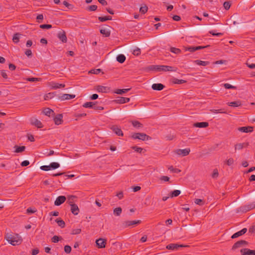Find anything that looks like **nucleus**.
<instances>
[{
    "mask_svg": "<svg viewBox=\"0 0 255 255\" xmlns=\"http://www.w3.org/2000/svg\"><path fill=\"white\" fill-rule=\"evenodd\" d=\"M6 241L13 246L18 245L20 244L22 241V238L18 234H7L5 236Z\"/></svg>",
    "mask_w": 255,
    "mask_h": 255,
    "instance_id": "nucleus-1",
    "label": "nucleus"
},
{
    "mask_svg": "<svg viewBox=\"0 0 255 255\" xmlns=\"http://www.w3.org/2000/svg\"><path fill=\"white\" fill-rule=\"evenodd\" d=\"M149 70H154L156 71H174L176 72L177 68L176 67L166 66V65H150L148 67Z\"/></svg>",
    "mask_w": 255,
    "mask_h": 255,
    "instance_id": "nucleus-2",
    "label": "nucleus"
},
{
    "mask_svg": "<svg viewBox=\"0 0 255 255\" xmlns=\"http://www.w3.org/2000/svg\"><path fill=\"white\" fill-rule=\"evenodd\" d=\"M254 209H255V206L253 202L248 205H245L238 208L236 210V213H246Z\"/></svg>",
    "mask_w": 255,
    "mask_h": 255,
    "instance_id": "nucleus-3",
    "label": "nucleus"
},
{
    "mask_svg": "<svg viewBox=\"0 0 255 255\" xmlns=\"http://www.w3.org/2000/svg\"><path fill=\"white\" fill-rule=\"evenodd\" d=\"M131 137L134 139H138L142 141L148 140L151 138L149 136L145 133L140 132H135L133 133L131 135Z\"/></svg>",
    "mask_w": 255,
    "mask_h": 255,
    "instance_id": "nucleus-4",
    "label": "nucleus"
},
{
    "mask_svg": "<svg viewBox=\"0 0 255 255\" xmlns=\"http://www.w3.org/2000/svg\"><path fill=\"white\" fill-rule=\"evenodd\" d=\"M30 123L31 125L34 126L37 128H42L43 127L42 123L39 120L34 117L30 119Z\"/></svg>",
    "mask_w": 255,
    "mask_h": 255,
    "instance_id": "nucleus-5",
    "label": "nucleus"
},
{
    "mask_svg": "<svg viewBox=\"0 0 255 255\" xmlns=\"http://www.w3.org/2000/svg\"><path fill=\"white\" fill-rule=\"evenodd\" d=\"M188 246L179 245L177 244H170L166 246V249L169 250H177L179 248L187 247Z\"/></svg>",
    "mask_w": 255,
    "mask_h": 255,
    "instance_id": "nucleus-6",
    "label": "nucleus"
},
{
    "mask_svg": "<svg viewBox=\"0 0 255 255\" xmlns=\"http://www.w3.org/2000/svg\"><path fill=\"white\" fill-rule=\"evenodd\" d=\"M140 223V220L126 221L123 222L122 226L124 228H127L128 227L133 226L136 224H139Z\"/></svg>",
    "mask_w": 255,
    "mask_h": 255,
    "instance_id": "nucleus-7",
    "label": "nucleus"
},
{
    "mask_svg": "<svg viewBox=\"0 0 255 255\" xmlns=\"http://www.w3.org/2000/svg\"><path fill=\"white\" fill-rule=\"evenodd\" d=\"M175 152L177 154L179 155L185 156L189 154L190 152V149L189 148H185L183 149H178L176 150Z\"/></svg>",
    "mask_w": 255,
    "mask_h": 255,
    "instance_id": "nucleus-8",
    "label": "nucleus"
},
{
    "mask_svg": "<svg viewBox=\"0 0 255 255\" xmlns=\"http://www.w3.org/2000/svg\"><path fill=\"white\" fill-rule=\"evenodd\" d=\"M248 245V242L245 240H240L234 244L233 246L232 247V249L233 250H235L237 249L240 248L244 246H246Z\"/></svg>",
    "mask_w": 255,
    "mask_h": 255,
    "instance_id": "nucleus-9",
    "label": "nucleus"
},
{
    "mask_svg": "<svg viewBox=\"0 0 255 255\" xmlns=\"http://www.w3.org/2000/svg\"><path fill=\"white\" fill-rule=\"evenodd\" d=\"M107 240L103 238H99L96 241V245L98 248H105Z\"/></svg>",
    "mask_w": 255,
    "mask_h": 255,
    "instance_id": "nucleus-10",
    "label": "nucleus"
},
{
    "mask_svg": "<svg viewBox=\"0 0 255 255\" xmlns=\"http://www.w3.org/2000/svg\"><path fill=\"white\" fill-rule=\"evenodd\" d=\"M57 37L63 43H66L67 41V38L66 35V33L64 31H59L57 34Z\"/></svg>",
    "mask_w": 255,
    "mask_h": 255,
    "instance_id": "nucleus-11",
    "label": "nucleus"
},
{
    "mask_svg": "<svg viewBox=\"0 0 255 255\" xmlns=\"http://www.w3.org/2000/svg\"><path fill=\"white\" fill-rule=\"evenodd\" d=\"M66 200V198L65 196H59L55 200L54 202V205L55 206H60L63 204Z\"/></svg>",
    "mask_w": 255,
    "mask_h": 255,
    "instance_id": "nucleus-12",
    "label": "nucleus"
},
{
    "mask_svg": "<svg viewBox=\"0 0 255 255\" xmlns=\"http://www.w3.org/2000/svg\"><path fill=\"white\" fill-rule=\"evenodd\" d=\"M75 97V95L73 94H64L59 97V99L61 101L66 100H70L74 99Z\"/></svg>",
    "mask_w": 255,
    "mask_h": 255,
    "instance_id": "nucleus-13",
    "label": "nucleus"
},
{
    "mask_svg": "<svg viewBox=\"0 0 255 255\" xmlns=\"http://www.w3.org/2000/svg\"><path fill=\"white\" fill-rule=\"evenodd\" d=\"M54 123L56 125H61L63 121V116L62 114H58L53 119Z\"/></svg>",
    "mask_w": 255,
    "mask_h": 255,
    "instance_id": "nucleus-14",
    "label": "nucleus"
},
{
    "mask_svg": "<svg viewBox=\"0 0 255 255\" xmlns=\"http://www.w3.org/2000/svg\"><path fill=\"white\" fill-rule=\"evenodd\" d=\"M254 128L253 127H242L238 128V130L243 132H252L253 131Z\"/></svg>",
    "mask_w": 255,
    "mask_h": 255,
    "instance_id": "nucleus-15",
    "label": "nucleus"
},
{
    "mask_svg": "<svg viewBox=\"0 0 255 255\" xmlns=\"http://www.w3.org/2000/svg\"><path fill=\"white\" fill-rule=\"evenodd\" d=\"M96 89L99 93H108L110 90V87L100 85L97 86Z\"/></svg>",
    "mask_w": 255,
    "mask_h": 255,
    "instance_id": "nucleus-16",
    "label": "nucleus"
},
{
    "mask_svg": "<svg viewBox=\"0 0 255 255\" xmlns=\"http://www.w3.org/2000/svg\"><path fill=\"white\" fill-rule=\"evenodd\" d=\"M242 255H255V250L245 248L241 250Z\"/></svg>",
    "mask_w": 255,
    "mask_h": 255,
    "instance_id": "nucleus-17",
    "label": "nucleus"
},
{
    "mask_svg": "<svg viewBox=\"0 0 255 255\" xmlns=\"http://www.w3.org/2000/svg\"><path fill=\"white\" fill-rule=\"evenodd\" d=\"M247 228H243L241 231L237 232L235 233V234H234L232 236L231 238L235 239V238H238L241 236H242V235H244L247 232Z\"/></svg>",
    "mask_w": 255,
    "mask_h": 255,
    "instance_id": "nucleus-18",
    "label": "nucleus"
},
{
    "mask_svg": "<svg viewBox=\"0 0 255 255\" xmlns=\"http://www.w3.org/2000/svg\"><path fill=\"white\" fill-rule=\"evenodd\" d=\"M111 129L118 136H123V133L121 129L117 126H113L111 127Z\"/></svg>",
    "mask_w": 255,
    "mask_h": 255,
    "instance_id": "nucleus-19",
    "label": "nucleus"
},
{
    "mask_svg": "<svg viewBox=\"0 0 255 255\" xmlns=\"http://www.w3.org/2000/svg\"><path fill=\"white\" fill-rule=\"evenodd\" d=\"M130 101L129 98L126 97H119L115 102L118 104H125L128 103Z\"/></svg>",
    "mask_w": 255,
    "mask_h": 255,
    "instance_id": "nucleus-20",
    "label": "nucleus"
},
{
    "mask_svg": "<svg viewBox=\"0 0 255 255\" xmlns=\"http://www.w3.org/2000/svg\"><path fill=\"white\" fill-rule=\"evenodd\" d=\"M70 206L71 211L72 213V214H74V215H77L79 213V209L78 206L76 204H71Z\"/></svg>",
    "mask_w": 255,
    "mask_h": 255,
    "instance_id": "nucleus-21",
    "label": "nucleus"
},
{
    "mask_svg": "<svg viewBox=\"0 0 255 255\" xmlns=\"http://www.w3.org/2000/svg\"><path fill=\"white\" fill-rule=\"evenodd\" d=\"M152 89L156 91H161L164 88V86L161 83L153 84H152Z\"/></svg>",
    "mask_w": 255,
    "mask_h": 255,
    "instance_id": "nucleus-22",
    "label": "nucleus"
},
{
    "mask_svg": "<svg viewBox=\"0 0 255 255\" xmlns=\"http://www.w3.org/2000/svg\"><path fill=\"white\" fill-rule=\"evenodd\" d=\"M100 32L102 35H104V36L105 37H109L111 34L110 30L105 27H102L100 29Z\"/></svg>",
    "mask_w": 255,
    "mask_h": 255,
    "instance_id": "nucleus-23",
    "label": "nucleus"
},
{
    "mask_svg": "<svg viewBox=\"0 0 255 255\" xmlns=\"http://www.w3.org/2000/svg\"><path fill=\"white\" fill-rule=\"evenodd\" d=\"M194 127L199 128H206L208 127L209 123L208 122L196 123L193 125Z\"/></svg>",
    "mask_w": 255,
    "mask_h": 255,
    "instance_id": "nucleus-24",
    "label": "nucleus"
},
{
    "mask_svg": "<svg viewBox=\"0 0 255 255\" xmlns=\"http://www.w3.org/2000/svg\"><path fill=\"white\" fill-rule=\"evenodd\" d=\"M248 146V143H246V142L240 143L236 144L235 145V151L237 149L238 150L242 149L244 147H246Z\"/></svg>",
    "mask_w": 255,
    "mask_h": 255,
    "instance_id": "nucleus-25",
    "label": "nucleus"
},
{
    "mask_svg": "<svg viewBox=\"0 0 255 255\" xmlns=\"http://www.w3.org/2000/svg\"><path fill=\"white\" fill-rule=\"evenodd\" d=\"M228 105L233 107H238L242 105V103L239 100L232 102H229L228 103Z\"/></svg>",
    "mask_w": 255,
    "mask_h": 255,
    "instance_id": "nucleus-26",
    "label": "nucleus"
},
{
    "mask_svg": "<svg viewBox=\"0 0 255 255\" xmlns=\"http://www.w3.org/2000/svg\"><path fill=\"white\" fill-rule=\"evenodd\" d=\"M117 61L120 63H123L126 59V57L124 54H119L117 56L116 58Z\"/></svg>",
    "mask_w": 255,
    "mask_h": 255,
    "instance_id": "nucleus-27",
    "label": "nucleus"
},
{
    "mask_svg": "<svg viewBox=\"0 0 255 255\" xmlns=\"http://www.w3.org/2000/svg\"><path fill=\"white\" fill-rule=\"evenodd\" d=\"M132 125L135 128H143V125L137 121H131Z\"/></svg>",
    "mask_w": 255,
    "mask_h": 255,
    "instance_id": "nucleus-28",
    "label": "nucleus"
},
{
    "mask_svg": "<svg viewBox=\"0 0 255 255\" xmlns=\"http://www.w3.org/2000/svg\"><path fill=\"white\" fill-rule=\"evenodd\" d=\"M194 63L198 65H201L203 66H207L209 64L210 62L209 61H204L200 60H196L194 61Z\"/></svg>",
    "mask_w": 255,
    "mask_h": 255,
    "instance_id": "nucleus-29",
    "label": "nucleus"
},
{
    "mask_svg": "<svg viewBox=\"0 0 255 255\" xmlns=\"http://www.w3.org/2000/svg\"><path fill=\"white\" fill-rule=\"evenodd\" d=\"M21 34L19 33H16L14 34L12 37V41L15 43H17L19 42L20 36Z\"/></svg>",
    "mask_w": 255,
    "mask_h": 255,
    "instance_id": "nucleus-30",
    "label": "nucleus"
},
{
    "mask_svg": "<svg viewBox=\"0 0 255 255\" xmlns=\"http://www.w3.org/2000/svg\"><path fill=\"white\" fill-rule=\"evenodd\" d=\"M76 197L74 195H70L67 197V203L70 206L71 204H74V199L76 198Z\"/></svg>",
    "mask_w": 255,
    "mask_h": 255,
    "instance_id": "nucleus-31",
    "label": "nucleus"
},
{
    "mask_svg": "<svg viewBox=\"0 0 255 255\" xmlns=\"http://www.w3.org/2000/svg\"><path fill=\"white\" fill-rule=\"evenodd\" d=\"M112 17L111 16H99L98 17V20L101 22H104L108 20H112Z\"/></svg>",
    "mask_w": 255,
    "mask_h": 255,
    "instance_id": "nucleus-32",
    "label": "nucleus"
},
{
    "mask_svg": "<svg viewBox=\"0 0 255 255\" xmlns=\"http://www.w3.org/2000/svg\"><path fill=\"white\" fill-rule=\"evenodd\" d=\"M55 95V93L54 92L47 93L44 96V100H49L50 99H51L52 98L54 97Z\"/></svg>",
    "mask_w": 255,
    "mask_h": 255,
    "instance_id": "nucleus-33",
    "label": "nucleus"
},
{
    "mask_svg": "<svg viewBox=\"0 0 255 255\" xmlns=\"http://www.w3.org/2000/svg\"><path fill=\"white\" fill-rule=\"evenodd\" d=\"M130 90V88H128V89H117L115 92V93L117 94L122 95V94H123L124 93H126L128 92Z\"/></svg>",
    "mask_w": 255,
    "mask_h": 255,
    "instance_id": "nucleus-34",
    "label": "nucleus"
},
{
    "mask_svg": "<svg viewBox=\"0 0 255 255\" xmlns=\"http://www.w3.org/2000/svg\"><path fill=\"white\" fill-rule=\"evenodd\" d=\"M181 191L179 190H175L170 193V197L173 198L174 197H177L180 195Z\"/></svg>",
    "mask_w": 255,
    "mask_h": 255,
    "instance_id": "nucleus-35",
    "label": "nucleus"
},
{
    "mask_svg": "<svg viewBox=\"0 0 255 255\" xmlns=\"http://www.w3.org/2000/svg\"><path fill=\"white\" fill-rule=\"evenodd\" d=\"M56 222L57 223L58 225L61 228H63L65 227V223L63 220L61 219V218H58L56 220Z\"/></svg>",
    "mask_w": 255,
    "mask_h": 255,
    "instance_id": "nucleus-36",
    "label": "nucleus"
},
{
    "mask_svg": "<svg viewBox=\"0 0 255 255\" xmlns=\"http://www.w3.org/2000/svg\"><path fill=\"white\" fill-rule=\"evenodd\" d=\"M52 88L53 89H59L65 87V85L64 84H59L57 83H54L52 85Z\"/></svg>",
    "mask_w": 255,
    "mask_h": 255,
    "instance_id": "nucleus-37",
    "label": "nucleus"
},
{
    "mask_svg": "<svg viewBox=\"0 0 255 255\" xmlns=\"http://www.w3.org/2000/svg\"><path fill=\"white\" fill-rule=\"evenodd\" d=\"M14 148H15V152L16 153H19L23 151L25 149V146H19L17 145H15L14 146Z\"/></svg>",
    "mask_w": 255,
    "mask_h": 255,
    "instance_id": "nucleus-38",
    "label": "nucleus"
},
{
    "mask_svg": "<svg viewBox=\"0 0 255 255\" xmlns=\"http://www.w3.org/2000/svg\"><path fill=\"white\" fill-rule=\"evenodd\" d=\"M49 165L51 170H54L60 167V164L58 162H52Z\"/></svg>",
    "mask_w": 255,
    "mask_h": 255,
    "instance_id": "nucleus-39",
    "label": "nucleus"
},
{
    "mask_svg": "<svg viewBox=\"0 0 255 255\" xmlns=\"http://www.w3.org/2000/svg\"><path fill=\"white\" fill-rule=\"evenodd\" d=\"M94 103L93 102H88L84 103L83 107L86 108H92L94 105Z\"/></svg>",
    "mask_w": 255,
    "mask_h": 255,
    "instance_id": "nucleus-40",
    "label": "nucleus"
},
{
    "mask_svg": "<svg viewBox=\"0 0 255 255\" xmlns=\"http://www.w3.org/2000/svg\"><path fill=\"white\" fill-rule=\"evenodd\" d=\"M170 51L176 54H180L181 52V50L179 48L173 47L170 48Z\"/></svg>",
    "mask_w": 255,
    "mask_h": 255,
    "instance_id": "nucleus-41",
    "label": "nucleus"
},
{
    "mask_svg": "<svg viewBox=\"0 0 255 255\" xmlns=\"http://www.w3.org/2000/svg\"><path fill=\"white\" fill-rule=\"evenodd\" d=\"M211 112L212 113H215V114H217V113L226 114V113H227L226 111L224 109H218V110L212 109V110H211Z\"/></svg>",
    "mask_w": 255,
    "mask_h": 255,
    "instance_id": "nucleus-42",
    "label": "nucleus"
},
{
    "mask_svg": "<svg viewBox=\"0 0 255 255\" xmlns=\"http://www.w3.org/2000/svg\"><path fill=\"white\" fill-rule=\"evenodd\" d=\"M173 83L175 84H182L186 82V81L182 79H178L174 78L173 80Z\"/></svg>",
    "mask_w": 255,
    "mask_h": 255,
    "instance_id": "nucleus-43",
    "label": "nucleus"
},
{
    "mask_svg": "<svg viewBox=\"0 0 255 255\" xmlns=\"http://www.w3.org/2000/svg\"><path fill=\"white\" fill-rule=\"evenodd\" d=\"M44 115L47 116H50L51 113H54V111L49 108L45 109L43 111Z\"/></svg>",
    "mask_w": 255,
    "mask_h": 255,
    "instance_id": "nucleus-44",
    "label": "nucleus"
},
{
    "mask_svg": "<svg viewBox=\"0 0 255 255\" xmlns=\"http://www.w3.org/2000/svg\"><path fill=\"white\" fill-rule=\"evenodd\" d=\"M62 239V237L55 235V236H54L51 238V241L53 243H58L59 241L61 240Z\"/></svg>",
    "mask_w": 255,
    "mask_h": 255,
    "instance_id": "nucleus-45",
    "label": "nucleus"
},
{
    "mask_svg": "<svg viewBox=\"0 0 255 255\" xmlns=\"http://www.w3.org/2000/svg\"><path fill=\"white\" fill-rule=\"evenodd\" d=\"M205 201L201 199H195L194 201V203L197 205H199L200 206H203L205 204Z\"/></svg>",
    "mask_w": 255,
    "mask_h": 255,
    "instance_id": "nucleus-46",
    "label": "nucleus"
},
{
    "mask_svg": "<svg viewBox=\"0 0 255 255\" xmlns=\"http://www.w3.org/2000/svg\"><path fill=\"white\" fill-rule=\"evenodd\" d=\"M122 209L121 207H118L114 210V214L116 216H120L122 213Z\"/></svg>",
    "mask_w": 255,
    "mask_h": 255,
    "instance_id": "nucleus-47",
    "label": "nucleus"
},
{
    "mask_svg": "<svg viewBox=\"0 0 255 255\" xmlns=\"http://www.w3.org/2000/svg\"><path fill=\"white\" fill-rule=\"evenodd\" d=\"M168 169L173 173H179L181 172V170L178 168H174L173 166H170L168 167Z\"/></svg>",
    "mask_w": 255,
    "mask_h": 255,
    "instance_id": "nucleus-48",
    "label": "nucleus"
},
{
    "mask_svg": "<svg viewBox=\"0 0 255 255\" xmlns=\"http://www.w3.org/2000/svg\"><path fill=\"white\" fill-rule=\"evenodd\" d=\"M185 51H189L190 52H194L196 51L195 46L184 47Z\"/></svg>",
    "mask_w": 255,
    "mask_h": 255,
    "instance_id": "nucleus-49",
    "label": "nucleus"
},
{
    "mask_svg": "<svg viewBox=\"0 0 255 255\" xmlns=\"http://www.w3.org/2000/svg\"><path fill=\"white\" fill-rule=\"evenodd\" d=\"M148 10V7L147 6L144 5V6H141L139 9V11L140 13L142 14L145 13Z\"/></svg>",
    "mask_w": 255,
    "mask_h": 255,
    "instance_id": "nucleus-50",
    "label": "nucleus"
},
{
    "mask_svg": "<svg viewBox=\"0 0 255 255\" xmlns=\"http://www.w3.org/2000/svg\"><path fill=\"white\" fill-rule=\"evenodd\" d=\"M63 4L67 7L69 9H72L73 8V5L70 4L66 1H64Z\"/></svg>",
    "mask_w": 255,
    "mask_h": 255,
    "instance_id": "nucleus-51",
    "label": "nucleus"
},
{
    "mask_svg": "<svg viewBox=\"0 0 255 255\" xmlns=\"http://www.w3.org/2000/svg\"><path fill=\"white\" fill-rule=\"evenodd\" d=\"M224 87L227 89H236V87H235L229 83L224 84Z\"/></svg>",
    "mask_w": 255,
    "mask_h": 255,
    "instance_id": "nucleus-52",
    "label": "nucleus"
},
{
    "mask_svg": "<svg viewBox=\"0 0 255 255\" xmlns=\"http://www.w3.org/2000/svg\"><path fill=\"white\" fill-rule=\"evenodd\" d=\"M140 53H141L140 49L138 47H136L135 49H134L132 52V54L135 56H138V55H140Z\"/></svg>",
    "mask_w": 255,
    "mask_h": 255,
    "instance_id": "nucleus-53",
    "label": "nucleus"
},
{
    "mask_svg": "<svg viewBox=\"0 0 255 255\" xmlns=\"http://www.w3.org/2000/svg\"><path fill=\"white\" fill-rule=\"evenodd\" d=\"M209 33L211 34L213 36H220L223 35V33L221 32H215L214 30H211L209 31Z\"/></svg>",
    "mask_w": 255,
    "mask_h": 255,
    "instance_id": "nucleus-54",
    "label": "nucleus"
},
{
    "mask_svg": "<svg viewBox=\"0 0 255 255\" xmlns=\"http://www.w3.org/2000/svg\"><path fill=\"white\" fill-rule=\"evenodd\" d=\"M39 27L41 29H50L52 28V25L44 24H41Z\"/></svg>",
    "mask_w": 255,
    "mask_h": 255,
    "instance_id": "nucleus-55",
    "label": "nucleus"
},
{
    "mask_svg": "<svg viewBox=\"0 0 255 255\" xmlns=\"http://www.w3.org/2000/svg\"><path fill=\"white\" fill-rule=\"evenodd\" d=\"M219 175V173L217 169H214L212 174V177L213 178H216Z\"/></svg>",
    "mask_w": 255,
    "mask_h": 255,
    "instance_id": "nucleus-56",
    "label": "nucleus"
},
{
    "mask_svg": "<svg viewBox=\"0 0 255 255\" xmlns=\"http://www.w3.org/2000/svg\"><path fill=\"white\" fill-rule=\"evenodd\" d=\"M223 6L225 9L228 10L231 7V3L229 1H225L223 4Z\"/></svg>",
    "mask_w": 255,
    "mask_h": 255,
    "instance_id": "nucleus-57",
    "label": "nucleus"
},
{
    "mask_svg": "<svg viewBox=\"0 0 255 255\" xmlns=\"http://www.w3.org/2000/svg\"><path fill=\"white\" fill-rule=\"evenodd\" d=\"M40 168L41 170H44V171H49V170H51L50 167V165L41 166Z\"/></svg>",
    "mask_w": 255,
    "mask_h": 255,
    "instance_id": "nucleus-58",
    "label": "nucleus"
},
{
    "mask_svg": "<svg viewBox=\"0 0 255 255\" xmlns=\"http://www.w3.org/2000/svg\"><path fill=\"white\" fill-rule=\"evenodd\" d=\"M64 251L67 254H69L71 251V247L69 245L64 247Z\"/></svg>",
    "mask_w": 255,
    "mask_h": 255,
    "instance_id": "nucleus-59",
    "label": "nucleus"
},
{
    "mask_svg": "<svg viewBox=\"0 0 255 255\" xmlns=\"http://www.w3.org/2000/svg\"><path fill=\"white\" fill-rule=\"evenodd\" d=\"M132 148L137 152L139 153H141L142 151L143 150V148L139 147H137L136 146H132Z\"/></svg>",
    "mask_w": 255,
    "mask_h": 255,
    "instance_id": "nucleus-60",
    "label": "nucleus"
},
{
    "mask_svg": "<svg viewBox=\"0 0 255 255\" xmlns=\"http://www.w3.org/2000/svg\"><path fill=\"white\" fill-rule=\"evenodd\" d=\"M97 8L96 5H92L88 7V10L89 11H95Z\"/></svg>",
    "mask_w": 255,
    "mask_h": 255,
    "instance_id": "nucleus-61",
    "label": "nucleus"
},
{
    "mask_svg": "<svg viewBox=\"0 0 255 255\" xmlns=\"http://www.w3.org/2000/svg\"><path fill=\"white\" fill-rule=\"evenodd\" d=\"M93 109L95 110H99V111H101V110H103L104 109V108L103 107H101V106H98L96 105V103L95 102L94 103V105L93 107Z\"/></svg>",
    "mask_w": 255,
    "mask_h": 255,
    "instance_id": "nucleus-62",
    "label": "nucleus"
},
{
    "mask_svg": "<svg viewBox=\"0 0 255 255\" xmlns=\"http://www.w3.org/2000/svg\"><path fill=\"white\" fill-rule=\"evenodd\" d=\"M36 211V210H34L30 207L28 208L26 210V213L28 214H31L35 213Z\"/></svg>",
    "mask_w": 255,
    "mask_h": 255,
    "instance_id": "nucleus-63",
    "label": "nucleus"
},
{
    "mask_svg": "<svg viewBox=\"0 0 255 255\" xmlns=\"http://www.w3.org/2000/svg\"><path fill=\"white\" fill-rule=\"evenodd\" d=\"M81 230L80 229H76L72 230V234L77 235L81 233Z\"/></svg>",
    "mask_w": 255,
    "mask_h": 255,
    "instance_id": "nucleus-64",
    "label": "nucleus"
}]
</instances>
